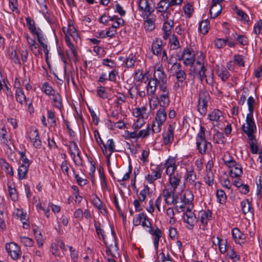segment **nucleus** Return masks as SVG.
<instances>
[{
	"instance_id": "obj_4",
	"label": "nucleus",
	"mask_w": 262,
	"mask_h": 262,
	"mask_svg": "<svg viewBox=\"0 0 262 262\" xmlns=\"http://www.w3.org/2000/svg\"><path fill=\"white\" fill-rule=\"evenodd\" d=\"M179 60H183V63L186 66H192L195 61L194 54L192 48H186L180 54L177 55Z\"/></svg>"
},
{
	"instance_id": "obj_16",
	"label": "nucleus",
	"mask_w": 262,
	"mask_h": 262,
	"mask_svg": "<svg viewBox=\"0 0 262 262\" xmlns=\"http://www.w3.org/2000/svg\"><path fill=\"white\" fill-rule=\"evenodd\" d=\"M28 136L34 147L36 148L41 147V141L40 139L39 133L37 129H31L28 134Z\"/></svg>"
},
{
	"instance_id": "obj_33",
	"label": "nucleus",
	"mask_w": 262,
	"mask_h": 262,
	"mask_svg": "<svg viewBox=\"0 0 262 262\" xmlns=\"http://www.w3.org/2000/svg\"><path fill=\"white\" fill-rule=\"evenodd\" d=\"M216 74L223 82L226 81L230 76L229 72L224 67H219L216 71Z\"/></svg>"
},
{
	"instance_id": "obj_59",
	"label": "nucleus",
	"mask_w": 262,
	"mask_h": 262,
	"mask_svg": "<svg viewBox=\"0 0 262 262\" xmlns=\"http://www.w3.org/2000/svg\"><path fill=\"white\" fill-rule=\"evenodd\" d=\"M94 226L97 235L100 238V236H101L103 241H104L105 239V235L104 234L103 230L101 228L100 224L99 223H97L96 222H95Z\"/></svg>"
},
{
	"instance_id": "obj_40",
	"label": "nucleus",
	"mask_w": 262,
	"mask_h": 262,
	"mask_svg": "<svg viewBox=\"0 0 262 262\" xmlns=\"http://www.w3.org/2000/svg\"><path fill=\"white\" fill-rule=\"evenodd\" d=\"M222 116V112L219 110L215 109L208 114V118L212 121H217Z\"/></svg>"
},
{
	"instance_id": "obj_44",
	"label": "nucleus",
	"mask_w": 262,
	"mask_h": 262,
	"mask_svg": "<svg viewBox=\"0 0 262 262\" xmlns=\"http://www.w3.org/2000/svg\"><path fill=\"white\" fill-rule=\"evenodd\" d=\"M169 43L171 50H177L180 48V42L178 37L173 34L169 39Z\"/></svg>"
},
{
	"instance_id": "obj_26",
	"label": "nucleus",
	"mask_w": 262,
	"mask_h": 262,
	"mask_svg": "<svg viewBox=\"0 0 262 262\" xmlns=\"http://www.w3.org/2000/svg\"><path fill=\"white\" fill-rule=\"evenodd\" d=\"M162 41L158 38H156L151 45V51L152 53L156 55H161L162 51Z\"/></svg>"
},
{
	"instance_id": "obj_63",
	"label": "nucleus",
	"mask_w": 262,
	"mask_h": 262,
	"mask_svg": "<svg viewBox=\"0 0 262 262\" xmlns=\"http://www.w3.org/2000/svg\"><path fill=\"white\" fill-rule=\"evenodd\" d=\"M20 240L21 243L25 247H32L34 244V241L32 238L27 236H20Z\"/></svg>"
},
{
	"instance_id": "obj_49",
	"label": "nucleus",
	"mask_w": 262,
	"mask_h": 262,
	"mask_svg": "<svg viewBox=\"0 0 262 262\" xmlns=\"http://www.w3.org/2000/svg\"><path fill=\"white\" fill-rule=\"evenodd\" d=\"M214 174L212 171H206L204 177V180L206 184L209 186H212L214 183Z\"/></svg>"
},
{
	"instance_id": "obj_46",
	"label": "nucleus",
	"mask_w": 262,
	"mask_h": 262,
	"mask_svg": "<svg viewBox=\"0 0 262 262\" xmlns=\"http://www.w3.org/2000/svg\"><path fill=\"white\" fill-rule=\"evenodd\" d=\"M146 19L144 23V28L146 31H151L155 28V19L149 17Z\"/></svg>"
},
{
	"instance_id": "obj_47",
	"label": "nucleus",
	"mask_w": 262,
	"mask_h": 262,
	"mask_svg": "<svg viewBox=\"0 0 262 262\" xmlns=\"http://www.w3.org/2000/svg\"><path fill=\"white\" fill-rule=\"evenodd\" d=\"M42 90L47 95L52 96L53 94L57 92L54 90L51 86L50 85L48 82H46L42 84Z\"/></svg>"
},
{
	"instance_id": "obj_56",
	"label": "nucleus",
	"mask_w": 262,
	"mask_h": 262,
	"mask_svg": "<svg viewBox=\"0 0 262 262\" xmlns=\"http://www.w3.org/2000/svg\"><path fill=\"white\" fill-rule=\"evenodd\" d=\"M147 220V216L144 212L140 213L138 214L136 219L134 220L133 223L135 226L140 225L143 221Z\"/></svg>"
},
{
	"instance_id": "obj_43",
	"label": "nucleus",
	"mask_w": 262,
	"mask_h": 262,
	"mask_svg": "<svg viewBox=\"0 0 262 262\" xmlns=\"http://www.w3.org/2000/svg\"><path fill=\"white\" fill-rule=\"evenodd\" d=\"M217 201L220 204H225L227 200V196L222 189H217L216 193Z\"/></svg>"
},
{
	"instance_id": "obj_29",
	"label": "nucleus",
	"mask_w": 262,
	"mask_h": 262,
	"mask_svg": "<svg viewBox=\"0 0 262 262\" xmlns=\"http://www.w3.org/2000/svg\"><path fill=\"white\" fill-rule=\"evenodd\" d=\"M115 97L116 98V100L114 102L115 104L119 110H121V105L126 101L127 97L123 93L117 92V94L115 95Z\"/></svg>"
},
{
	"instance_id": "obj_37",
	"label": "nucleus",
	"mask_w": 262,
	"mask_h": 262,
	"mask_svg": "<svg viewBox=\"0 0 262 262\" xmlns=\"http://www.w3.org/2000/svg\"><path fill=\"white\" fill-rule=\"evenodd\" d=\"M222 10V5H212L210 7L209 13L212 18H215L217 17L221 13Z\"/></svg>"
},
{
	"instance_id": "obj_22",
	"label": "nucleus",
	"mask_w": 262,
	"mask_h": 262,
	"mask_svg": "<svg viewBox=\"0 0 262 262\" xmlns=\"http://www.w3.org/2000/svg\"><path fill=\"white\" fill-rule=\"evenodd\" d=\"M196 145L199 152L201 155L206 154L208 150H211L212 147L211 143L207 142V140L197 142Z\"/></svg>"
},
{
	"instance_id": "obj_13",
	"label": "nucleus",
	"mask_w": 262,
	"mask_h": 262,
	"mask_svg": "<svg viewBox=\"0 0 262 262\" xmlns=\"http://www.w3.org/2000/svg\"><path fill=\"white\" fill-rule=\"evenodd\" d=\"M164 167L162 166L157 165L151 169V174L146 176L145 179L149 183H152L155 181L161 178Z\"/></svg>"
},
{
	"instance_id": "obj_18",
	"label": "nucleus",
	"mask_w": 262,
	"mask_h": 262,
	"mask_svg": "<svg viewBox=\"0 0 262 262\" xmlns=\"http://www.w3.org/2000/svg\"><path fill=\"white\" fill-rule=\"evenodd\" d=\"M183 217L184 221L189 226V227H187L188 229H192L193 227L198 222L197 218L195 217V214L189 211L188 209H187V211L184 214Z\"/></svg>"
},
{
	"instance_id": "obj_5",
	"label": "nucleus",
	"mask_w": 262,
	"mask_h": 262,
	"mask_svg": "<svg viewBox=\"0 0 262 262\" xmlns=\"http://www.w3.org/2000/svg\"><path fill=\"white\" fill-rule=\"evenodd\" d=\"M199 78L201 82L205 79L206 82L210 85H213L214 83V74L212 70L207 69L205 66L200 67L198 71Z\"/></svg>"
},
{
	"instance_id": "obj_61",
	"label": "nucleus",
	"mask_w": 262,
	"mask_h": 262,
	"mask_svg": "<svg viewBox=\"0 0 262 262\" xmlns=\"http://www.w3.org/2000/svg\"><path fill=\"white\" fill-rule=\"evenodd\" d=\"M213 141L217 144H224V136L222 133L217 132L213 136Z\"/></svg>"
},
{
	"instance_id": "obj_7",
	"label": "nucleus",
	"mask_w": 262,
	"mask_h": 262,
	"mask_svg": "<svg viewBox=\"0 0 262 262\" xmlns=\"http://www.w3.org/2000/svg\"><path fill=\"white\" fill-rule=\"evenodd\" d=\"M138 10L141 13V15L144 18H147L154 12L155 8L150 6L148 1H138Z\"/></svg>"
},
{
	"instance_id": "obj_6",
	"label": "nucleus",
	"mask_w": 262,
	"mask_h": 262,
	"mask_svg": "<svg viewBox=\"0 0 262 262\" xmlns=\"http://www.w3.org/2000/svg\"><path fill=\"white\" fill-rule=\"evenodd\" d=\"M176 81L173 84V89L176 91L179 90L180 89L183 90L185 86L188 85L186 81L187 75L184 70H182L177 74H174Z\"/></svg>"
},
{
	"instance_id": "obj_36",
	"label": "nucleus",
	"mask_w": 262,
	"mask_h": 262,
	"mask_svg": "<svg viewBox=\"0 0 262 262\" xmlns=\"http://www.w3.org/2000/svg\"><path fill=\"white\" fill-rule=\"evenodd\" d=\"M29 166L27 165H22L18 168V178L19 180L26 179L27 178V173L28 172V168Z\"/></svg>"
},
{
	"instance_id": "obj_64",
	"label": "nucleus",
	"mask_w": 262,
	"mask_h": 262,
	"mask_svg": "<svg viewBox=\"0 0 262 262\" xmlns=\"http://www.w3.org/2000/svg\"><path fill=\"white\" fill-rule=\"evenodd\" d=\"M152 133V128L150 129L149 125H148L146 128L145 129H142L138 133V136L139 138H145L148 137L150 133Z\"/></svg>"
},
{
	"instance_id": "obj_24",
	"label": "nucleus",
	"mask_w": 262,
	"mask_h": 262,
	"mask_svg": "<svg viewBox=\"0 0 262 262\" xmlns=\"http://www.w3.org/2000/svg\"><path fill=\"white\" fill-rule=\"evenodd\" d=\"M15 98L17 102L20 104H23L25 103L27 104L29 101V99L27 98L24 94V92L22 88H17L15 90Z\"/></svg>"
},
{
	"instance_id": "obj_62",
	"label": "nucleus",
	"mask_w": 262,
	"mask_h": 262,
	"mask_svg": "<svg viewBox=\"0 0 262 262\" xmlns=\"http://www.w3.org/2000/svg\"><path fill=\"white\" fill-rule=\"evenodd\" d=\"M208 103L198 102V110L200 114L204 116L207 111Z\"/></svg>"
},
{
	"instance_id": "obj_50",
	"label": "nucleus",
	"mask_w": 262,
	"mask_h": 262,
	"mask_svg": "<svg viewBox=\"0 0 262 262\" xmlns=\"http://www.w3.org/2000/svg\"><path fill=\"white\" fill-rule=\"evenodd\" d=\"M226 252L227 256L233 262H236L240 260V256L238 255L233 249L231 248H229Z\"/></svg>"
},
{
	"instance_id": "obj_17",
	"label": "nucleus",
	"mask_w": 262,
	"mask_h": 262,
	"mask_svg": "<svg viewBox=\"0 0 262 262\" xmlns=\"http://www.w3.org/2000/svg\"><path fill=\"white\" fill-rule=\"evenodd\" d=\"M232 236L236 244L242 245L246 242V236L242 233L237 228H234L232 230Z\"/></svg>"
},
{
	"instance_id": "obj_25",
	"label": "nucleus",
	"mask_w": 262,
	"mask_h": 262,
	"mask_svg": "<svg viewBox=\"0 0 262 262\" xmlns=\"http://www.w3.org/2000/svg\"><path fill=\"white\" fill-rule=\"evenodd\" d=\"M65 41L67 46L68 47L69 49L70 50V53L67 51V55L69 56L70 58L74 57V58H77V53L76 50L74 47L73 43H72L71 41L70 38L69 36L66 35L65 37Z\"/></svg>"
},
{
	"instance_id": "obj_15",
	"label": "nucleus",
	"mask_w": 262,
	"mask_h": 262,
	"mask_svg": "<svg viewBox=\"0 0 262 262\" xmlns=\"http://www.w3.org/2000/svg\"><path fill=\"white\" fill-rule=\"evenodd\" d=\"M246 124H243L242 126V129L245 132L250 131H256V127L253 119V115L251 114H248L246 119Z\"/></svg>"
},
{
	"instance_id": "obj_3",
	"label": "nucleus",
	"mask_w": 262,
	"mask_h": 262,
	"mask_svg": "<svg viewBox=\"0 0 262 262\" xmlns=\"http://www.w3.org/2000/svg\"><path fill=\"white\" fill-rule=\"evenodd\" d=\"M166 118L167 112L165 108L160 107L156 113L155 120L151 124L153 134H157L161 132L162 125L165 122Z\"/></svg>"
},
{
	"instance_id": "obj_39",
	"label": "nucleus",
	"mask_w": 262,
	"mask_h": 262,
	"mask_svg": "<svg viewBox=\"0 0 262 262\" xmlns=\"http://www.w3.org/2000/svg\"><path fill=\"white\" fill-rule=\"evenodd\" d=\"M157 6L158 11L161 12H166L171 7L168 0H162L158 3Z\"/></svg>"
},
{
	"instance_id": "obj_12",
	"label": "nucleus",
	"mask_w": 262,
	"mask_h": 262,
	"mask_svg": "<svg viewBox=\"0 0 262 262\" xmlns=\"http://www.w3.org/2000/svg\"><path fill=\"white\" fill-rule=\"evenodd\" d=\"M159 90L162 92L161 95L160 96L159 104L160 107H167L170 103V91L168 87L163 88L159 89Z\"/></svg>"
},
{
	"instance_id": "obj_60",
	"label": "nucleus",
	"mask_w": 262,
	"mask_h": 262,
	"mask_svg": "<svg viewBox=\"0 0 262 262\" xmlns=\"http://www.w3.org/2000/svg\"><path fill=\"white\" fill-rule=\"evenodd\" d=\"M206 129L204 126H201L200 130L196 137V142L206 140L205 137Z\"/></svg>"
},
{
	"instance_id": "obj_41",
	"label": "nucleus",
	"mask_w": 262,
	"mask_h": 262,
	"mask_svg": "<svg viewBox=\"0 0 262 262\" xmlns=\"http://www.w3.org/2000/svg\"><path fill=\"white\" fill-rule=\"evenodd\" d=\"M150 193V188L147 185H144L143 188L140 191L138 199L140 202L144 201L146 197Z\"/></svg>"
},
{
	"instance_id": "obj_2",
	"label": "nucleus",
	"mask_w": 262,
	"mask_h": 262,
	"mask_svg": "<svg viewBox=\"0 0 262 262\" xmlns=\"http://www.w3.org/2000/svg\"><path fill=\"white\" fill-rule=\"evenodd\" d=\"M223 163L230 169V175L232 178H239L243 174V168L241 164L237 163L232 157L223 159Z\"/></svg>"
},
{
	"instance_id": "obj_58",
	"label": "nucleus",
	"mask_w": 262,
	"mask_h": 262,
	"mask_svg": "<svg viewBox=\"0 0 262 262\" xmlns=\"http://www.w3.org/2000/svg\"><path fill=\"white\" fill-rule=\"evenodd\" d=\"M8 189L9 196L11 200L14 202L17 201L18 199V195L16 189L14 187H12L11 185H8Z\"/></svg>"
},
{
	"instance_id": "obj_30",
	"label": "nucleus",
	"mask_w": 262,
	"mask_h": 262,
	"mask_svg": "<svg viewBox=\"0 0 262 262\" xmlns=\"http://www.w3.org/2000/svg\"><path fill=\"white\" fill-rule=\"evenodd\" d=\"M52 96V100L54 103L53 105L59 110H62L63 107L62 103V98L61 96L57 92L55 94H53Z\"/></svg>"
},
{
	"instance_id": "obj_34",
	"label": "nucleus",
	"mask_w": 262,
	"mask_h": 262,
	"mask_svg": "<svg viewBox=\"0 0 262 262\" xmlns=\"http://www.w3.org/2000/svg\"><path fill=\"white\" fill-rule=\"evenodd\" d=\"M0 140L3 144L6 145L7 148H10L9 143L10 140L7 136V132L5 127H3L0 132Z\"/></svg>"
},
{
	"instance_id": "obj_45",
	"label": "nucleus",
	"mask_w": 262,
	"mask_h": 262,
	"mask_svg": "<svg viewBox=\"0 0 262 262\" xmlns=\"http://www.w3.org/2000/svg\"><path fill=\"white\" fill-rule=\"evenodd\" d=\"M97 96L103 99H106L109 96L108 93L106 91V88L102 86L98 87L97 90Z\"/></svg>"
},
{
	"instance_id": "obj_55",
	"label": "nucleus",
	"mask_w": 262,
	"mask_h": 262,
	"mask_svg": "<svg viewBox=\"0 0 262 262\" xmlns=\"http://www.w3.org/2000/svg\"><path fill=\"white\" fill-rule=\"evenodd\" d=\"M217 244L219 246L220 250L221 253H225L229 249L227 247V242H224L223 240L219 237H216Z\"/></svg>"
},
{
	"instance_id": "obj_57",
	"label": "nucleus",
	"mask_w": 262,
	"mask_h": 262,
	"mask_svg": "<svg viewBox=\"0 0 262 262\" xmlns=\"http://www.w3.org/2000/svg\"><path fill=\"white\" fill-rule=\"evenodd\" d=\"M184 12L185 15L187 16L188 18H190L192 13L193 11V5L190 2L187 3L183 7Z\"/></svg>"
},
{
	"instance_id": "obj_1",
	"label": "nucleus",
	"mask_w": 262,
	"mask_h": 262,
	"mask_svg": "<svg viewBox=\"0 0 262 262\" xmlns=\"http://www.w3.org/2000/svg\"><path fill=\"white\" fill-rule=\"evenodd\" d=\"M154 73L151 78L159 84V89L168 87V79L162 64H156L154 67Z\"/></svg>"
},
{
	"instance_id": "obj_11",
	"label": "nucleus",
	"mask_w": 262,
	"mask_h": 262,
	"mask_svg": "<svg viewBox=\"0 0 262 262\" xmlns=\"http://www.w3.org/2000/svg\"><path fill=\"white\" fill-rule=\"evenodd\" d=\"M158 86H159L158 83L151 78L148 80L146 91V95L148 96L150 101L154 99H158V96L156 94Z\"/></svg>"
},
{
	"instance_id": "obj_51",
	"label": "nucleus",
	"mask_w": 262,
	"mask_h": 262,
	"mask_svg": "<svg viewBox=\"0 0 262 262\" xmlns=\"http://www.w3.org/2000/svg\"><path fill=\"white\" fill-rule=\"evenodd\" d=\"M18 52L21 56V59L24 63L28 60V50L26 47L22 46L18 49Z\"/></svg>"
},
{
	"instance_id": "obj_54",
	"label": "nucleus",
	"mask_w": 262,
	"mask_h": 262,
	"mask_svg": "<svg viewBox=\"0 0 262 262\" xmlns=\"http://www.w3.org/2000/svg\"><path fill=\"white\" fill-rule=\"evenodd\" d=\"M209 98V95L207 92L205 90H201L200 91L198 102L208 103Z\"/></svg>"
},
{
	"instance_id": "obj_10",
	"label": "nucleus",
	"mask_w": 262,
	"mask_h": 262,
	"mask_svg": "<svg viewBox=\"0 0 262 262\" xmlns=\"http://www.w3.org/2000/svg\"><path fill=\"white\" fill-rule=\"evenodd\" d=\"M5 248L7 253L13 259L16 260L20 257L21 254L20 248L15 243L6 244Z\"/></svg>"
},
{
	"instance_id": "obj_28",
	"label": "nucleus",
	"mask_w": 262,
	"mask_h": 262,
	"mask_svg": "<svg viewBox=\"0 0 262 262\" xmlns=\"http://www.w3.org/2000/svg\"><path fill=\"white\" fill-rule=\"evenodd\" d=\"M106 143L110 153L108 154L107 150H106V153L103 154L106 158L108 163L110 164V158L112 154L115 151V145L114 140L112 139L107 140Z\"/></svg>"
},
{
	"instance_id": "obj_20",
	"label": "nucleus",
	"mask_w": 262,
	"mask_h": 262,
	"mask_svg": "<svg viewBox=\"0 0 262 262\" xmlns=\"http://www.w3.org/2000/svg\"><path fill=\"white\" fill-rule=\"evenodd\" d=\"M147 231L154 237V245L156 252L157 254L159 240L162 235V231L158 227H157L155 230H154L153 228H150V229H148Z\"/></svg>"
},
{
	"instance_id": "obj_14",
	"label": "nucleus",
	"mask_w": 262,
	"mask_h": 262,
	"mask_svg": "<svg viewBox=\"0 0 262 262\" xmlns=\"http://www.w3.org/2000/svg\"><path fill=\"white\" fill-rule=\"evenodd\" d=\"M166 167V173L169 177L176 174V170L177 167L176 162L174 158H169L164 163Z\"/></svg>"
},
{
	"instance_id": "obj_8",
	"label": "nucleus",
	"mask_w": 262,
	"mask_h": 262,
	"mask_svg": "<svg viewBox=\"0 0 262 262\" xmlns=\"http://www.w3.org/2000/svg\"><path fill=\"white\" fill-rule=\"evenodd\" d=\"M176 128L175 123H171L168 126L167 129L162 134L163 144L165 145H170L174 140V132Z\"/></svg>"
},
{
	"instance_id": "obj_48",
	"label": "nucleus",
	"mask_w": 262,
	"mask_h": 262,
	"mask_svg": "<svg viewBox=\"0 0 262 262\" xmlns=\"http://www.w3.org/2000/svg\"><path fill=\"white\" fill-rule=\"evenodd\" d=\"M241 207L244 214L252 212V208L248 199H245L241 202Z\"/></svg>"
},
{
	"instance_id": "obj_42",
	"label": "nucleus",
	"mask_w": 262,
	"mask_h": 262,
	"mask_svg": "<svg viewBox=\"0 0 262 262\" xmlns=\"http://www.w3.org/2000/svg\"><path fill=\"white\" fill-rule=\"evenodd\" d=\"M209 23L207 19L202 20L199 25V31L205 35L208 32L209 29Z\"/></svg>"
},
{
	"instance_id": "obj_21",
	"label": "nucleus",
	"mask_w": 262,
	"mask_h": 262,
	"mask_svg": "<svg viewBox=\"0 0 262 262\" xmlns=\"http://www.w3.org/2000/svg\"><path fill=\"white\" fill-rule=\"evenodd\" d=\"M181 179L182 176L178 172L176 173V174L168 177V182L170 186L173 189V193H175L176 189L180 185L181 183Z\"/></svg>"
},
{
	"instance_id": "obj_53",
	"label": "nucleus",
	"mask_w": 262,
	"mask_h": 262,
	"mask_svg": "<svg viewBox=\"0 0 262 262\" xmlns=\"http://www.w3.org/2000/svg\"><path fill=\"white\" fill-rule=\"evenodd\" d=\"M232 35L241 45L245 46L248 44V39L244 35L237 34L236 33L232 34Z\"/></svg>"
},
{
	"instance_id": "obj_31",
	"label": "nucleus",
	"mask_w": 262,
	"mask_h": 262,
	"mask_svg": "<svg viewBox=\"0 0 262 262\" xmlns=\"http://www.w3.org/2000/svg\"><path fill=\"white\" fill-rule=\"evenodd\" d=\"M181 203L184 205H189L193 200V195L190 191H187L181 196Z\"/></svg>"
},
{
	"instance_id": "obj_32",
	"label": "nucleus",
	"mask_w": 262,
	"mask_h": 262,
	"mask_svg": "<svg viewBox=\"0 0 262 262\" xmlns=\"http://www.w3.org/2000/svg\"><path fill=\"white\" fill-rule=\"evenodd\" d=\"M185 178L187 181H188L191 184L195 182L196 179V176L193 168H190L186 169Z\"/></svg>"
},
{
	"instance_id": "obj_35",
	"label": "nucleus",
	"mask_w": 262,
	"mask_h": 262,
	"mask_svg": "<svg viewBox=\"0 0 262 262\" xmlns=\"http://www.w3.org/2000/svg\"><path fill=\"white\" fill-rule=\"evenodd\" d=\"M94 137L95 138L96 142L99 145V147L101 148L103 152V154H106V145L105 144L102 139H101L100 134L98 130H95L94 131Z\"/></svg>"
},
{
	"instance_id": "obj_9",
	"label": "nucleus",
	"mask_w": 262,
	"mask_h": 262,
	"mask_svg": "<svg viewBox=\"0 0 262 262\" xmlns=\"http://www.w3.org/2000/svg\"><path fill=\"white\" fill-rule=\"evenodd\" d=\"M106 248V253L107 256H111L116 257L119 256L118 247L117 244V240L115 238L111 239V241L105 239L103 241Z\"/></svg>"
},
{
	"instance_id": "obj_38",
	"label": "nucleus",
	"mask_w": 262,
	"mask_h": 262,
	"mask_svg": "<svg viewBox=\"0 0 262 262\" xmlns=\"http://www.w3.org/2000/svg\"><path fill=\"white\" fill-rule=\"evenodd\" d=\"M201 222L204 226H206L208 221L211 219V212L209 210L201 212Z\"/></svg>"
},
{
	"instance_id": "obj_23",
	"label": "nucleus",
	"mask_w": 262,
	"mask_h": 262,
	"mask_svg": "<svg viewBox=\"0 0 262 262\" xmlns=\"http://www.w3.org/2000/svg\"><path fill=\"white\" fill-rule=\"evenodd\" d=\"M174 23L172 20H167L164 22L163 25V31L164 32L163 38L164 40L167 39L171 33V30L173 27Z\"/></svg>"
},
{
	"instance_id": "obj_52",
	"label": "nucleus",
	"mask_w": 262,
	"mask_h": 262,
	"mask_svg": "<svg viewBox=\"0 0 262 262\" xmlns=\"http://www.w3.org/2000/svg\"><path fill=\"white\" fill-rule=\"evenodd\" d=\"M69 150L71 156H73L76 154H78V152L80 151L77 144L74 141L70 142L69 145Z\"/></svg>"
},
{
	"instance_id": "obj_27",
	"label": "nucleus",
	"mask_w": 262,
	"mask_h": 262,
	"mask_svg": "<svg viewBox=\"0 0 262 262\" xmlns=\"http://www.w3.org/2000/svg\"><path fill=\"white\" fill-rule=\"evenodd\" d=\"M174 193H173V191L171 192L168 189H165L164 190L163 196L165 203L167 205L177 203V201L174 198Z\"/></svg>"
},
{
	"instance_id": "obj_19",
	"label": "nucleus",
	"mask_w": 262,
	"mask_h": 262,
	"mask_svg": "<svg viewBox=\"0 0 262 262\" xmlns=\"http://www.w3.org/2000/svg\"><path fill=\"white\" fill-rule=\"evenodd\" d=\"M62 31L65 34V37L66 35L69 37L71 36L76 41L79 38L78 32L73 24L69 23L68 28L63 27Z\"/></svg>"
}]
</instances>
